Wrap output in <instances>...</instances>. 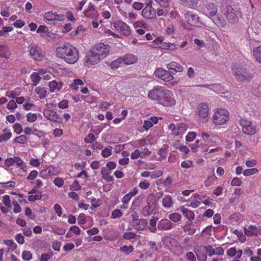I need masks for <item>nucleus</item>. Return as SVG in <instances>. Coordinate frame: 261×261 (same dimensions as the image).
Returning <instances> with one entry per match:
<instances>
[{
	"label": "nucleus",
	"mask_w": 261,
	"mask_h": 261,
	"mask_svg": "<svg viewBox=\"0 0 261 261\" xmlns=\"http://www.w3.org/2000/svg\"><path fill=\"white\" fill-rule=\"evenodd\" d=\"M55 54L58 58L69 64L75 63L79 58L78 49L68 42L64 43L56 47Z\"/></svg>",
	"instance_id": "obj_1"
},
{
	"label": "nucleus",
	"mask_w": 261,
	"mask_h": 261,
	"mask_svg": "<svg viewBox=\"0 0 261 261\" xmlns=\"http://www.w3.org/2000/svg\"><path fill=\"white\" fill-rule=\"evenodd\" d=\"M110 47L107 44L99 43L94 45L86 57V62L90 65H96L106 58L110 53Z\"/></svg>",
	"instance_id": "obj_2"
},
{
	"label": "nucleus",
	"mask_w": 261,
	"mask_h": 261,
	"mask_svg": "<svg viewBox=\"0 0 261 261\" xmlns=\"http://www.w3.org/2000/svg\"><path fill=\"white\" fill-rule=\"evenodd\" d=\"M220 11L227 21L234 23L238 21L239 17L241 16V12L237 8H233L227 3L224 2L220 6Z\"/></svg>",
	"instance_id": "obj_3"
},
{
	"label": "nucleus",
	"mask_w": 261,
	"mask_h": 261,
	"mask_svg": "<svg viewBox=\"0 0 261 261\" xmlns=\"http://www.w3.org/2000/svg\"><path fill=\"white\" fill-rule=\"evenodd\" d=\"M229 117V113L226 109H215L213 111V114L211 118L212 124L216 127L223 126L228 121Z\"/></svg>",
	"instance_id": "obj_4"
},
{
	"label": "nucleus",
	"mask_w": 261,
	"mask_h": 261,
	"mask_svg": "<svg viewBox=\"0 0 261 261\" xmlns=\"http://www.w3.org/2000/svg\"><path fill=\"white\" fill-rule=\"evenodd\" d=\"M232 74L235 76L236 80L241 81H248L251 79L250 74L247 70L239 65H233L231 66Z\"/></svg>",
	"instance_id": "obj_5"
},
{
	"label": "nucleus",
	"mask_w": 261,
	"mask_h": 261,
	"mask_svg": "<svg viewBox=\"0 0 261 261\" xmlns=\"http://www.w3.org/2000/svg\"><path fill=\"white\" fill-rule=\"evenodd\" d=\"M114 30L119 34L128 37L131 35L132 31L130 27L122 20H117L112 23Z\"/></svg>",
	"instance_id": "obj_6"
},
{
	"label": "nucleus",
	"mask_w": 261,
	"mask_h": 261,
	"mask_svg": "<svg viewBox=\"0 0 261 261\" xmlns=\"http://www.w3.org/2000/svg\"><path fill=\"white\" fill-rule=\"evenodd\" d=\"M28 51L30 57L34 61H41L44 57V53L41 48L37 44L32 43L28 46Z\"/></svg>",
	"instance_id": "obj_7"
},
{
	"label": "nucleus",
	"mask_w": 261,
	"mask_h": 261,
	"mask_svg": "<svg viewBox=\"0 0 261 261\" xmlns=\"http://www.w3.org/2000/svg\"><path fill=\"white\" fill-rule=\"evenodd\" d=\"M158 103L164 107H172L175 105L176 100L172 92L171 91L165 89Z\"/></svg>",
	"instance_id": "obj_8"
},
{
	"label": "nucleus",
	"mask_w": 261,
	"mask_h": 261,
	"mask_svg": "<svg viewBox=\"0 0 261 261\" xmlns=\"http://www.w3.org/2000/svg\"><path fill=\"white\" fill-rule=\"evenodd\" d=\"M152 0H146L145 6L141 12L142 16L146 19H151L156 16L155 9L152 7Z\"/></svg>",
	"instance_id": "obj_9"
},
{
	"label": "nucleus",
	"mask_w": 261,
	"mask_h": 261,
	"mask_svg": "<svg viewBox=\"0 0 261 261\" xmlns=\"http://www.w3.org/2000/svg\"><path fill=\"white\" fill-rule=\"evenodd\" d=\"M187 23L183 24V27L187 30L192 29V27L197 25L199 22V17L197 15L188 12L185 14Z\"/></svg>",
	"instance_id": "obj_10"
},
{
	"label": "nucleus",
	"mask_w": 261,
	"mask_h": 261,
	"mask_svg": "<svg viewBox=\"0 0 261 261\" xmlns=\"http://www.w3.org/2000/svg\"><path fill=\"white\" fill-rule=\"evenodd\" d=\"M165 90V88L162 86H155L149 91L147 97L149 99L156 101L158 103Z\"/></svg>",
	"instance_id": "obj_11"
},
{
	"label": "nucleus",
	"mask_w": 261,
	"mask_h": 261,
	"mask_svg": "<svg viewBox=\"0 0 261 261\" xmlns=\"http://www.w3.org/2000/svg\"><path fill=\"white\" fill-rule=\"evenodd\" d=\"M173 73L172 71H169L162 68H158L154 71L155 76L167 82L173 79Z\"/></svg>",
	"instance_id": "obj_12"
},
{
	"label": "nucleus",
	"mask_w": 261,
	"mask_h": 261,
	"mask_svg": "<svg viewBox=\"0 0 261 261\" xmlns=\"http://www.w3.org/2000/svg\"><path fill=\"white\" fill-rule=\"evenodd\" d=\"M84 17L87 19L96 20L99 16L96 7L91 3H89L88 6L83 12Z\"/></svg>",
	"instance_id": "obj_13"
},
{
	"label": "nucleus",
	"mask_w": 261,
	"mask_h": 261,
	"mask_svg": "<svg viewBox=\"0 0 261 261\" xmlns=\"http://www.w3.org/2000/svg\"><path fill=\"white\" fill-rule=\"evenodd\" d=\"M196 114L199 117V119L201 121L207 118L209 115V107L207 104L199 103L197 108Z\"/></svg>",
	"instance_id": "obj_14"
},
{
	"label": "nucleus",
	"mask_w": 261,
	"mask_h": 261,
	"mask_svg": "<svg viewBox=\"0 0 261 261\" xmlns=\"http://www.w3.org/2000/svg\"><path fill=\"white\" fill-rule=\"evenodd\" d=\"M201 137L204 141L211 144V145H218L220 142L218 136L209 134L205 132L201 133Z\"/></svg>",
	"instance_id": "obj_15"
},
{
	"label": "nucleus",
	"mask_w": 261,
	"mask_h": 261,
	"mask_svg": "<svg viewBox=\"0 0 261 261\" xmlns=\"http://www.w3.org/2000/svg\"><path fill=\"white\" fill-rule=\"evenodd\" d=\"M173 226V224L167 219H162L158 223V229L160 230H171Z\"/></svg>",
	"instance_id": "obj_16"
},
{
	"label": "nucleus",
	"mask_w": 261,
	"mask_h": 261,
	"mask_svg": "<svg viewBox=\"0 0 261 261\" xmlns=\"http://www.w3.org/2000/svg\"><path fill=\"white\" fill-rule=\"evenodd\" d=\"M43 116L45 118L53 122H58L59 119V116L56 112L48 109L44 110Z\"/></svg>",
	"instance_id": "obj_17"
},
{
	"label": "nucleus",
	"mask_w": 261,
	"mask_h": 261,
	"mask_svg": "<svg viewBox=\"0 0 261 261\" xmlns=\"http://www.w3.org/2000/svg\"><path fill=\"white\" fill-rule=\"evenodd\" d=\"M244 233L247 236L261 234V227L251 225L248 228H244Z\"/></svg>",
	"instance_id": "obj_18"
},
{
	"label": "nucleus",
	"mask_w": 261,
	"mask_h": 261,
	"mask_svg": "<svg viewBox=\"0 0 261 261\" xmlns=\"http://www.w3.org/2000/svg\"><path fill=\"white\" fill-rule=\"evenodd\" d=\"M122 63L125 65H130L135 63L138 60L136 56L132 54H126L123 57H121Z\"/></svg>",
	"instance_id": "obj_19"
},
{
	"label": "nucleus",
	"mask_w": 261,
	"mask_h": 261,
	"mask_svg": "<svg viewBox=\"0 0 261 261\" xmlns=\"http://www.w3.org/2000/svg\"><path fill=\"white\" fill-rule=\"evenodd\" d=\"M147 224L146 220L143 219H140L137 220L136 221H134V222H132L134 228L138 230H144L146 227Z\"/></svg>",
	"instance_id": "obj_20"
},
{
	"label": "nucleus",
	"mask_w": 261,
	"mask_h": 261,
	"mask_svg": "<svg viewBox=\"0 0 261 261\" xmlns=\"http://www.w3.org/2000/svg\"><path fill=\"white\" fill-rule=\"evenodd\" d=\"M227 255L230 257H234L236 259H240L242 255V250L239 249L237 250L235 247H231L226 252Z\"/></svg>",
	"instance_id": "obj_21"
},
{
	"label": "nucleus",
	"mask_w": 261,
	"mask_h": 261,
	"mask_svg": "<svg viewBox=\"0 0 261 261\" xmlns=\"http://www.w3.org/2000/svg\"><path fill=\"white\" fill-rule=\"evenodd\" d=\"M168 70L174 71V74L176 72H180L183 71V67L178 63L175 62H171L167 65Z\"/></svg>",
	"instance_id": "obj_22"
},
{
	"label": "nucleus",
	"mask_w": 261,
	"mask_h": 261,
	"mask_svg": "<svg viewBox=\"0 0 261 261\" xmlns=\"http://www.w3.org/2000/svg\"><path fill=\"white\" fill-rule=\"evenodd\" d=\"M102 178L108 182L113 181L114 180L113 177L111 175V172L108 170V168L103 167L100 172Z\"/></svg>",
	"instance_id": "obj_23"
},
{
	"label": "nucleus",
	"mask_w": 261,
	"mask_h": 261,
	"mask_svg": "<svg viewBox=\"0 0 261 261\" xmlns=\"http://www.w3.org/2000/svg\"><path fill=\"white\" fill-rule=\"evenodd\" d=\"M180 211L182 212L183 215L189 221L194 220L195 218L194 213L184 206H182L179 208Z\"/></svg>",
	"instance_id": "obj_24"
},
{
	"label": "nucleus",
	"mask_w": 261,
	"mask_h": 261,
	"mask_svg": "<svg viewBox=\"0 0 261 261\" xmlns=\"http://www.w3.org/2000/svg\"><path fill=\"white\" fill-rule=\"evenodd\" d=\"M147 205L145 206L142 210V213L145 217L148 216L152 212V208L151 207L152 201L150 197H147L146 199Z\"/></svg>",
	"instance_id": "obj_25"
},
{
	"label": "nucleus",
	"mask_w": 261,
	"mask_h": 261,
	"mask_svg": "<svg viewBox=\"0 0 261 261\" xmlns=\"http://www.w3.org/2000/svg\"><path fill=\"white\" fill-rule=\"evenodd\" d=\"M207 13L211 16H214L217 12V8L213 3H208L205 5Z\"/></svg>",
	"instance_id": "obj_26"
},
{
	"label": "nucleus",
	"mask_w": 261,
	"mask_h": 261,
	"mask_svg": "<svg viewBox=\"0 0 261 261\" xmlns=\"http://www.w3.org/2000/svg\"><path fill=\"white\" fill-rule=\"evenodd\" d=\"M173 201L170 195H165L162 199V205L166 208H169L172 206Z\"/></svg>",
	"instance_id": "obj_27"
},
{
	"label": "nucleus",
	"mask_w": 261,
	"mask_h": 261,
	"mask_svg": "<svg viewBox=\"0 0 261 261\" xmlns=\"http://www.w3.org/2000/svg\"><path fill=\"white\" fill-rule=\"evenodd\" d=\"M12 136V133L7 128H5L3 131V134L0 135V143L6 142L9 140Z\"/></svg>",
	"instance_id": "obj_28"
},
{
	"label": "nucleus",
	"mask_w": 261,
	"mask_h": 261,
	"mask_svg": "<svg viewBox=\"0 0 261 261\" xmlns=\"http://www.w3.org/2000/svg\"><path fill=\"white\" fill-rule=\"evenodd\" d=\"M257 127L256 125H252V123L249 126H247L246 128H243V132L247 135L252 136L254 135L256 132Z\"/></svg>",
	"instance_id": "obj_29"
},
{
	"label": "nucleus",
	"mask_w": 261,
	"mask_h": 261,
	"mask_svg": "<svg viewBox=\"0 0 261 261\" xmlns=\"http://www.w3.org/2000/svg\"><path fill=\"white\" fill-rule=\"evenodd\" d=\"M210 89L213 90L218 94H224L227 93V91L225 90L224 88L220 84H215L212 85L210 86Z\"/></svg>",
	"instance_id": "obj_30"
},
{
	"label": "nucleus",
	"mask_w": 261,
	"mask_h": 261,
	"mask_svg": "<svg viewBox=\"0 0 261 261\" xmlns=\"http://www.w3.org/2000/svg\"><path fill=\"white\" fill-rule=\"evenodd\" d=\"M187 125L185 123H179L177 124L176 132L175 135H180L183 134L187 129Z\"/></svg>",
	"instance_id": "obj_31"
},
{
	"label": "nucleus",
	"mask_w": 261,
	"mask_h": 261,
	"mask_svg": "<svg viewBox=\"0 0 261 261\" xmlns=\"http://www.w3.org/2000/svg\"><path fill=\"white\" fill-rule=\"evenodd\" d=\"M158 220L157 217H154L150 220L149 230L150 232H155L156 231L158 227H156V225Z\"/></svg>",
	"instance_id": "obj_32"
},
{
	"label": "nucleus",
	"mask_w": 261,
	"mask_h": 261,
	"mask_svg": "<svg viewBox=\"0 0 261 261\" xmlns=\"http://www.w3.org/2000/svg\"><path fill=\"white\" fill-rule=\"evenodd\" d=\"M49 90L51 92H55L56 90H60L61 88V84H59L55 81H53L49 83Z\"/></svg>",
	"instance_id": "obj_33"
},
{
	"label": "nucleus",
	"mask_w": 261,
	"mask_h": 261,
	"mask_svg": "<svg viewBox=\"0 0 261 261\" xmlns=\"http://www.w3.org/2000/svg\"><path fill=\"white\" fill-rule=\"evenodd\" d=\"M35 91L39 95L40 99L44 98L46 96L47 91L43 87H37L35 88Z\"/></svg>",
	"instance_id": "obj_34"
},
{
	"label": "nucleus",
	"mask_w": 261,
	"mask_h": 261,
	"mask_svg": "<svg viewBox=\"0 0 261 261\" xmlns=\"http://www.w3.org/2000/svg\"><path fill=\"white\" fill-rule=\"evenodd\" d=\"M253 52L256 61L261 63V46L254 48Z\"/></svg>",
	"instance_id": "obj_35"
},
{
	"label": "nucleus",
	"mask_w": 261,
	"mask_h": 261,
	"mask_svg": "<svg viewBox=\"0 0 261 261\" xmlns=\"http://www.w3.org/2000/svg\"><path fill=\"white\" fill-rule=\"evenodd\" d=\"M168 218L170 219V220L175 222L177 223L180 221L181 219V216L177 213H173L172 214H170L168 216Z\"/></svg>",
	"instance_id": "obj_36"
},
{
	"label": "nucleus",
	"mask_w": 261,
	"mask_h": 261,
	"mask_svg": "<svg viewBox=\"0 0 261 261\" xmlns=\"http://www.w3.org/2000/svg\"><path fill=\"white\" fill-rule=\"evenodd\" d=\"M39 73L34 72L31 75V79L34 86L37 85L41 80V77L39 75Z\"/></svg>",
	"instance_id": "obj_37"
},
{
	"label": "nucleus",
	"mask_w": 261,
	"mask_h": 261,
	"mask_svg": "<svg viewBox=\"0 0 261 261\" xmlns=\"http://www.w3.org/2000/svg\"><path fill=\"white\" fill-rule=\"evenodd\" d=\"M133 26L135 29L140 28L146 29L147 28V24L142 20H139L134 22L133 23Z\"/></svg>",
	"instance_id": "obj_38"
},
{
	"label": "nucleus",
	"mask_w": 261,
	"mask_h": 261,
	"mask_svg": "<svg viewBox=\"0 0 261 261\" xmlns=\"http://www.w3.org/2000/svg\"><path fill=\"white\" fill-rule=\"evenodd\" d=\"M134 250V247L132 245L129 246L124 245L120 247V251L124 253L125 255H128L132 253Z\"/></svg>",
	"instance_id": "obj_39"
},
{
	"label": "nucleus",
	"mask_w": 261,
	"mask_h": 261,
	"mask_svg": "<svg viewBox=\"0 0 261 261\" xmlns=\"http://www.w3.org/2000/svg\"><path fill=\"white\" fill-rule=\"evenodd\" d=\"M55 13L53 11L47 12L44 14V20L46 21H55Z\"/></svg>",
	"instance_id": "obj_40"
},
{
	"label": "nucleus",
	"mask_w": 261,
	"mask_h": 261,
	"mask_svg": "<svg viewBox=\"0 0 261 261\" xmlns=\"http://www.w3.org/2000/svg\"><path fill=\"white\" fill-rule=\"evenodd\" d=\"M84 85V82L80 79H75L73 82L70 85V87L72 89L77 90L79 89V86Z\"/></svg>",
	"instance_id": "obj_41"
},
{
	"label": "nucleus",
	"mask_w": 261,
	"mask_h": 261,
	"mask_svg": "<svg viewBox=\"0 0 261 261\" xmlns=\"http://www.w3.org/2000/svg\"><path fill=\"white\" fill-rule=\"evenodd\" d=\"M184 230L189 235H192L196 231V229L192 227L191 224H186L184 227Z\"/></svg>",
	"instance_id": "obj_42"
},
{
	"label": "nucleus",
	"mask_w": 261,
	"mask_h": 261,
	"mask_svg": "<svg viewBox=\"0 0 261 261\" xmlns=\"http://www.w3.org/2000/svg\"><path fill=\"white\" fill-rule=\"evenodd\" d=\"M48 32V28L46 25H40L37 30L38 33H40L42 38H45V34Z\"/></svg>",
	"instance_id": "obj_43"
},
{
	"label": "nucleus",
	"mask_w": 261,
	"mask_h": 261,
	"mask_svg": "<svg viewBox=\"0 0 261 261\" xmlns=\"http://www.w3.org/2000/svg\"><path fill=\"white\" fill-rule=\"evenodd\" d=\"M161 48L165 49L175 50L176 48V46L173 43L164 42L161 44Z\"/></svg>",
	"instance_id": "obj_44"
},
{
	"label": "nucleus",
	"mask_w": 261,
	"mask_h": 261,
	"mask_svg": "<svg viewBox=\"0 0 261 261\" xmlns=\"http://www.w3.org/2000/svg\"><path fill=\"white\" fill-rule=\"evenodd\" d=\"M112 146H108L101 151V154L103 158H108L112 154Z\"/></svg>",
	"instance_id": "obj_45"
},
{
	"label": "nucleus",
	"mask_w": 261,
	"mask_h": 261,
	"mask_svg": "<svg viewBox=\"0 0 261 261\" xmlns=\"http://www.w3.org/2000/svg\"><path fill=\"white\" fill-rule=\"evenodd\" d=\"M0 51H3V53H1V56L4 58H8L10 56V53L9 50V48L5 46H2L0 48Z\"/></svg>",
	"instance_id": "obj_46"
},
{
	"label": "nucleus",
	"mask_w": 261,
	"mask_h": 261,
	"mask_svg": "<svg viewBox=\"0 0 261 261\" xmlns=\"http://www.w3.org/2000/svg\"><path fill=\"white\" fill-rule=\"evenodd\" d=\"M51 228L52 231L54 233L59 235H63L66 232L64 228L57 226H52Z\"/></svg>",
	"instance_id": "obj_47"
},
{
	"label": "nucleus",
	"mask_w": 261,
	"mask_h": 261,
	"mask_svg": "<svg viewBox=\"0 0 261 261\" xmlns=\"http://www.w3.org/2000/svg\"><path fill=\"white\" fill-rule=\"evenodd\" d=\"M258 169L256 168H251L244 170L243 172V174L244 176H247L253 175L256 173L258 172Z\"/></svg>",
	"instance_id": "obj_48"
},
{
	"label": "nucleus",
	"mask_w": 261,
	"mask_h": 261,
	"mask_svg": "<svg viewBox=\"0 0 261 261\" xmlns=\"http://www.w3.org/2000/svg\"><path fill=\"white\" fill-rule=\"evenodd\" d=\"M122 59L120 57L118 58L116 60L112 62L110 64V66L112 69H117L120 65V64L123 63Z\"/></svg>",
	"instance_id": "obj_49"
},
{
	"label": "nucleus",
	"mask_w": 261,
	"mask_h": 261,
	"mask_svg": "<svg viewBox=\"0 0 261 261\" xmlns=\"http://www.w3.org/2000/svg\"><path fill=\"white\" fill-rule=\"evenodd\" d=\"M17 107V105L14 100L9 101L7 105V108L10 110L11 112H14Z\"/></svg>",
	"instance_id": "obj_50"
},
{
	"label": "nucleus",
	"mask_w": 261,
	"mask_h": 261,
	"mask_svg": "<svg viewBox=\"0 0 261 261\" xmlns=\"http://www.w3.org/2000/svg\"><path fill=\"white\" fill-rule=\"evenodd\" d=\"M214 22L218 27L220 28L225 27L226 24V20H221L219 17L215 18Z\"/></svg>",
	"instance_id": "obj_51"
},
{
	"label": "nucleus",
	"mask_w": 261,
	"mask_h": 261,
	"mask_svg": "<svg viewBox=\"0 0 261 261\" xmlns=\"http://www.w3.org/2000/svg\"><path fill=\"white\" fill-rule=\"evenodd\" d=\"M14 142H17L20 144H24L27 142V137L25 135H20L16 137Z\"/></svg>",
	"instance_id": "obj_52"
},
{
	"label": "nucleus",
	"mask_w": 261,
	"mask_h": 261,
	"mask_svg": "<svg viewBox=\"0 0 261 261\" xmlns=\"http://www.w3.org/2000/svg\"><path fill=\"white\" fill-rule=\"evenodd\" d=\"M42 198L41 193H38L35 195H30L28 197V200L31 202H34L35 200H40Z\"/></svg>",
	"instance_id": "obj_53"
},
{
	"label": "nucleus",
	"mask_w": 261,
	"mask_h": 261,
	"mask_svg": "<svg viewBox=\"0 0 261 261\" xmlns=\"http://www.w3.org/2000/svg\"><path fill=\"white\" fill-rule=\"evenodd\" d=\"M22 257L23 260L29 261L32 258V255L30 251H24L22 253Z\"/></svg>",
	"instance_id": "obj_54"
},
{
	"label": "nucleus",
	"mask_w": 261,
	"mask_h": 261,
	"mask_svg": "<svg viewBox=\"0 0 261 261\" xmlns=\"http://www.w3.org/2000/svg\"><path fill=\"white\" fill-rule=\"evenodd\" d=\"M37 119V114L35 113H29L27 115V119L28 122H33Z\"/></svg>",
	"instance_id": "obj_55"
},
{
	"label": "nucleus",
	"mask_w": 261,
	"mask_h": 261,
	"mask_svg": "<svg viewBox=\"0 0 261 261\" xmlns=\"http://www.w3.org/2000/svg\"><path fill=\"white\" fill-rule=\"evenodd\" d=\"M242 219V216L240 214L234 213L230 217L231 222H237L240 221Z\"/></svg>",
	"instance_id": "obj_56"
},
{
	"label": "nucleus",
	"mask_w": 261,
	"mask_h": 261,
	"mask_svg": "<svg viewBox=\"0 0 261 261\" xmlns=\"http://www.w3.org/2000/svg\"><path fill=\"white\" fill-rule=\"evenodd\" d=\"M96 140L94 135L92 133L89 134L84 139V141L86 143H91Z\"/></svg>",
	"instance_id": "obj_57"
},
{
	"label": "nucleus",
	"mask_w": 261,
	"mask_h": 261,
	"mask_svg": "<svg viewBox=\"0 0 261 261\" xmlns=\"http://www.w3.org/2000/svg\"><path fill=\"white\" fill-rule=\"evenodd\" d=\"M193 163L191 160L184 161L181 163V167L184 168H190L192 167Z\"/></svg>",
	"instance_id": "obj_58"
},
{
	"label": "nucleus",
	"mask_w": 261,
	"mask_h": 261,
	"mask_svg": "<svg viewBox=\"0 0 261 261\" xmlns=\"http://www.w3.org/2000/svg\"><path fill=\"white\" fill-rule=\"evenodd\" d=\"M4 244L11 247L13 250L15 249L17 246L16 243H14L13 240H6L4 241Z\"/></svg>",
	"instance_id": "obj_59"
},
{
	"label": "nucleus",
	"mask_w": 261,
	"mask_h": 261,
	"mask_svg": "<svg viewBox=\"0 0 261 261\" xmlns=\"http://www.w3.org/2000/svg\"><path fill=\"white\" fill-rule=\"evenodd\" d=\"M122 216V213L118 209L114 210L112 213L111 218L116 219L121 217Z\"/></svg>",
	"instance_id": "obj_60"
},
{
	"label": "nucleus",
	"mask_w": 261,
	"mask_h": 261,
	"mask_svg": "<svg viewBox=\"0 0 261 261\" xmlns=\"http://www.w3.org/2000/svg\"><path fill=\"white\" fill-rule=\"evenodd\" d=\"M19 95V93H18L16 91L14 90H9L6 93V96L12 98H14Z\"/></svg>",
	"instance_id": "obj_61"
},
{
	"label": "nucleus",
	"mask_w": 261,
	"mask_h": 261,
	"mask_svg": "<svg viewBox=\"0 0 261 261\" xmlns=\"http://www.w3.org/2000/svg\"><path fill=\"white\" fill-rule=\"evenodd\" d=\"M251 123V121L244 118H241L240 120V124L242 127V129L246 128L247 126H249Z\"/></svg>",
	"instance_id": "obj_62"
},
{
	"label": "nucleus",
	"mask_w": 261,
	"mask_h": 261,
	"mask_svg": "<svg viewBox=\"0 0 261 261\" xmlns=\"http://www.w3.org/2000/svg\"><path fill=\"white\" fill-rule=\"evenodd\" d=\"M205 251L209 256H212L215 255V249L211 245L204 247Z\"/></svg>",
	"instance_id": "obj_63"
},
{
	"label": "nucleus",
	"mask_w": 261,
	"mask_h": 261,
	"mask_svg": "<svg viewBox=\"0 0 261 261\" xmlns=\"http://www.w3.org/2000/svg\"><path fill=\"white\" fill-rule=\"evenodd\" d=\"M196 137V133L194 132L188 133L186 137V139L188 142H191L193 141Z\"/></svg>",
	"instance_id": "obj_64"
}]
</instances>
